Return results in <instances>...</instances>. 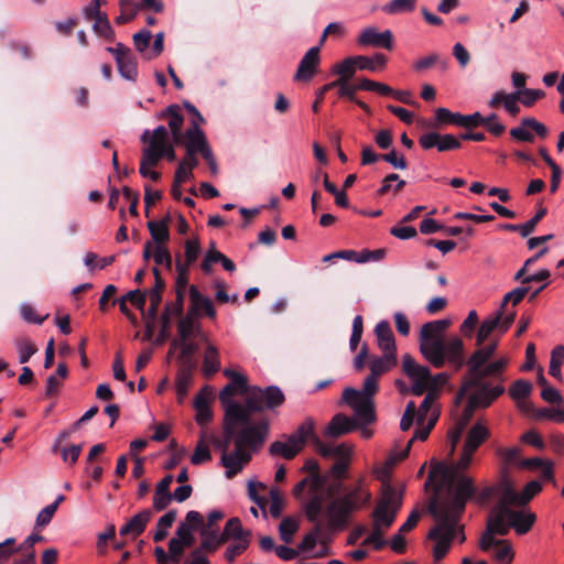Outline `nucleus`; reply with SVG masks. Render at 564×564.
Masks as SVG:
<instances>
[{
  "label": "nucleus",
  "instance_id": "17",
  "mask_svg": "<svg viewBox=\"0 0 564 564\" xmlns=\"http://www.w3.org/2000/svg\"><path fill=\"white\" fill-rule=\"evenodd\" d=\"M106 50L113 55L121 77L134 82L138 76V67L130 50L122 43H117L115 47H107Z\"/></svg>",
  "mask_w": 564,
  "mask_h": 564
},
{
  "label": "nucleus",
  "instance_id": "37",
  "mask_svg": "<svg viewBox=\"0 0 564 564\" xmlns=\"http://www.w3.org/2000/svg\"><path fill=\"white\" fill-rule=\"evenodd\" d=\"M501 315V310H498L495 314L482 321L476 336L477 346H481L482 344H485V341L489 339L495 332H498L500 334L499 325Z\"/></svg>",
  "mask_w": 564,
  "mask_h": 564
},
{
  "label": "nucleus",
  "instance_id": "39",
  "mask_svg": "<svg viewBox=\"0 0 564 564\" xmlns=\"http://www.w3.org/2000/svg\"><path fill=\"white\" fill-rule=\"evenodd\" d=\"M163 115L169 117V128L171 130L173 141L180 142L182 138V126L184 122L180 107L177 105H171L165 109Z\"/></svg>",
  "mask_w": 564,
  "mask_h": 564
},
{
  "label": "nucleus",
  "instance_id": "18",
  "mask_svg": "<svg viewBox=\"0 0 564 564\" xmlns=\"http://www.w3.org/2000/svg\"><path fill=\"white\" fill-rule=\"evenodd\" d=\"M509 507H513L510 502L505 501L497 503L494 508L487 523V530L482 534H489L491 538H498L497 535H505L509 532L510 525L507 519V512Z\"/></svg>",
  "mask_w": 564,
  "mask_h": 564
},
{
  "label": "nucleus",
  "instance_id": "47",
  "mask_svg": "<svg viewBox=\"0 0 564 564\" xmlns=\"http://www.w3.org/2000/svg\"><path fill=\"white\" fill-rule=\"evenodd\" d=\"M260 397H263V405L264 409H274L280 406L284 402V394L280 388L275 386L268 387L265 389L259 390L258 393Z\"/></svg>",
  "mask_w": 564,
  "mask_h": 564
},
{
  "label": "nucleus",
  "instance_id": "40",
  "mask_svg": "<svg viewBox=\"0 0 564 564\" xmlns=\"http://www.w3.org/2000/svg\"><path fill=\"white\" fill-rule=\"evenodd\" d=\"M177 330L182 340L189 339L194 335H200V325L197 321V316H195L192 312H187V314L180 321Z\"/></svg>",
  "mask_w": 564,
  "mask_h": 564
},
{
  "label": "nucleus",
  "instance_id": "32",
  "mask_svg": "<svg viewBox=\"0 0 564 564\" xmlns=\"http://www.w3.org/2000/svg\"><path fill=\"white\" fill-rule=\"evenodd\" d=\"M152 517V511L149 509H144L133 516L124 525L120 528L121 535H131L132 538L139 536L147 528L150 519Z\"/></svg>",
  "mask_w": 564,
  "mask_h": 564
},
{
  "label": "nucleus",
  "instance_id": "10",
  "mask_svg": "<svg viewBox=\"0 0 564 564\" xmlns=\"http://www.w3.org/2000/svg\"><path fill=\"white\" fill-rule=\"evenodd\" d=\"M314 429L313 419H306L294 433L284 440L273 442L269 447L270 454L284 459L294 458L303 449L306 441L311 440Z\"/></svg>",
  "mask_w": 564,
  "mask_h": 564
},
{
  "label": "nucleus",
  "instance_id": "22",
  "mask_svg": "<svg viewBox=\"0 0 564 564\" xmlns=\"http://www.w3.org/2000/svg\"><path fill=\"white\" fill-rule=\"evenodd\" d=\"M358 43L361 46L392 50L393 34L390 30L379 32L377 28L368 26L360 32Z\"/></svg>",
  "mask_w": 564,
  "mask_h": 564
},
{
  "label": "nucleus",
  "instance_id": "7",
  "mask_svg": "<svg viewBox=\"0 0 564 564\" xmlns=\"http://www.w3.org/2000/svg\"><path fill=\"white\" fill-rule=\"evenodd\" d=\"M303 470L311 473L310 476L300 481L294 488V495L300 496L306 488L310 498L305 503V514L310 521H316L321 516L327 494L325 482L318 475V463L315 459H307Z\"/></svg>",
  "mask_w": 564,
  "mask_h": 564
},
{
  "label": "nucleus",
  "instance_id": "21",
  "mask_svg": "<svg viewBox=\"0 0 564 564\" xmlns=\"http://www.w3.org/2000/svg\"><path fill=\"white\" fill-rule=\"evenodd\" d=\"M435 119L438 123H454L458 127L470 128L478 127L482 120L479 112L473 115H462L459 112H452L447 108H437L435 110Z\"/></svg>",
  "mask_w": 564,
  "mask_h": 564
},
{
  "label": "nucleus",
  "instance_id": "64",
  "mask_svg": "<svg viewBox=\"0 0 564 564\" xmlns=\"http://www.w3.org/2000/svg\"><path fill=\"white\" fill-rule=\"evenodd\" d=\"M208 552V549L203 547L200 544L199 547L188 553L182 564H210L207 555Z\"/></svg>",
  "mask_w": 564,
  "mask_h": 564
},
{
  "label": "nucleus",
  "instance_id": "25",
  "mask_svg": "<svg viewBox=\"0 0 564 564\" xmlns=\"http://www.w3.org/2000/svg\"><path fill=\"white\" fill-rule=\"evenodd\" d=\"M311 441L315 447V449L324 457H334L336 459L341 457H350L352 453V447L347 443L340 444H327L321 441V438L313 431V436H311Z\"/></svg>",
  "mask_w": 564,
  "mask_h": 564
},
{
  "label": "nucleus",
  "instance_id": "14",
  "mask_svg": "<svg viewBox=\"0 0 564 564\" xmlns=\"http://www.w3.org/2000/svg\"><path fill=\"white\" fill-rule=\"evenodd\" d=\"M141 141L147 143V147L142 150V154L148 155V160L151 158L160 161L162 159V152L172 143L167 129L164 126H159L154 130H145L141 135Z\"/></svg>",
  "mask_w": 564,
  "mask_h": 564
},
{
  "label": "nucleus",
  "instance_id": "8",
  "mask_svg": "<svg viewBox=\"0 0 564 564\" xmlns=\"http://www.w3.org/2000/svg\"><path fill=\"white\" fill-rule=\"evenodd\" d=\"M402 367L411 381V391L415 395L433 392L434 398L437 399L440 391L449 380L446 372L433 376L426 366L417 364L410 355L402 357Z\"/></svg>",
  "mask_w": 564,
  "mask_h": 564
},
{
  "label": "nucleus",
  "instance_id": "29",
  "mask_svg": "<svg viewBox=\"0 0 564 564\" xmlns=\"http://www.w3.org/2000/svg\"><path fill=\"white\" fill-rule=\"evenodd\" d=\"M203 524V517L198 511H188L185 520L182 521L175 532V535L180 536L184 542L194 543V532L199 529Z\"/></svg>",
  "mask_w": 564,
  "mask_h": 564
},
{
  "label": "nucleus",
  "instance_id": "43",
  "mask_svg": "<svg viewBox=\"0 0 564 564\" xmlns=\"http://www.w3.org/2000/svg\"><path fill=\"white\" fill-rule=\"evenodd\" d=\"M519 467L527 469L542 468V477L547 480L554 481L553 463L551 460H543L541 458H523L519 460Z\"/></svg>",
  "mask_w": 564,
  "mask_h": 564
},
{
  "label": "nucleus",
  "instance_id": "50",
  "mask_svg": "<svg viewBox=\"0 0 564 564\" xmlns=\"http://www.w3.org/2000/svg\"><path fill=\"white\" fill-rule=\"evenodd\" d=\"M356 69H358V63L356 62V56H351L334 65L333 73L339 76L337 80H349L356 73Z\"/></svg>",
  "mask_w": 564,
  "mask_h": 564
},
{
  "label": "nucleus",
  "instance_id": "9",
  "mask_svg": "<svg viewBox=\"0 0 564 564\" xmlns=\"http://www.w3.org/2000/svg\"><path fill=\"white\" fill-rule=\"evenodd\" d=\"M378 391V379L368 376L365 379L362 390L346 388L343 392V401L351 408L355 415L366 422L376 421L373 395Z\"/></svg>",
  "mask_w": 564,
  "mask_h": 564
},
{
  "label": "nucleus",
  "instance_id": "15",
  "mask_svg": "<svg viewBox=\"0 0 564 564\" xmlns=\"http://www.w3.org/2000/svg\"><path fill=\"white\" fill-rule=\"evenodd\" d=\"M501 489L506 502H510L513 507H521L527 505L542 490V485L538 480H532L525 485L521 492H517L512 482L509 479L503 478Z\"/></svg>",
  "mask_w": 564,
  "mask_h": 564
},
{
  "label": "nucleus",
  "instance_id": "51",
  "mask_svg": "<svg viewBox=\"0 0 564 564\" xmlns=\"http://www.w3.org/2000/svg\"><path fill=\"white\" fill-rule=\"evenodd\" d=\"M259 390H261L260 388H257V387H252L250 388V390L248 391L247 393V399H246V410L248 412V420L250 419V412H253V411H262L264 409V405H263V397H260L258 393H259ZM247 425H252L249 421L246 423V424H239V426H242L246 427Z\"/></svg>",
  "mask_w": 564,
  "mask_h": 564
},
{
  "label": "nucleus",
  "instance_id": "20",
  "mask_svg": "<svg viewBox=\"0 0 564 564\" xmlns=\"http://www.w3.org/2000/svg\"><path fill=\"white\" fill-rule=\"evenodd\" d=\"M419 143L423 150L436 148L440 152L456 150L460 148V141L453 134H440L427 132L420 137Z\"/></svg>",
  "mask_w": 564,
  "mask_h": 564
},
{
  "label": "nucleus",
  "instance_id": "30",
  "mask_svg": "<svg viewBox=\"0 0 564 564\" xmlns=\"http://www.w3.org/2000/svg\"><path fill=\"white\" fill-rule=\"evenodd\" d=\"M189 301L191 308L188 312H192L195 316L199 313H205L209 318H216V310L212 300L203 295L195 285L189 286Z\"/></svg>",
  "mask_w": 564,
  "mask_h": 564
},
{
  "label": "nucleus",
  "instance_id": "33",
  "mask_svg": "<svg viewBox=\"0 0 564 564\" xmlns=\"http://www.w3.org/2000/svg\"><path fill=\"white\" fill-rule=\"evenodd\" d=\"M375 334L383 354L395 356V340L390 324L387 321H380L375 327Z\"/></svg>",
  "mask_w": 564,
  "mask_h": 564
},
{
  "label": "nucleus",
  "instance_id": "1",
  "mask_svg": "<svg viewBox=\"0 0 564 564\" xmlns=\"http://www.w3.org/2000/svg\"><path fill=\"white\" fill-rule=\"evenodd\" d=\"M488 436V427L482 421H478L468 431L457 463H431L429 482L435 488V498L430 509L436 519V525L430 531L429 539L434 542L435 562L446 556L455 540L459 543L465 541L458 520L466 502L475 495V486L464 471L470 466L474 453Z\"/></svg>",
  "mask_w": 564,
  "mask_h": 564
},
{
  "label": "nucleus",
  "instance_id": "42",
  "mask_svg": "<svg viewBox=\"0 0 564 564\" xmlns=\"http://www.w3.org/2000/svg\"><path fill=\"white\" fill-rule=\"evenodd\" d=\"M356 62L360 70L381 72L387 65V57L381 53H376L372 57L356 55Z\"/></svg>",
  "mask_w": 564,
  "mask_h": 564
},
{
  "label": "nucleus",
  "instance_id": "19",
  "mask_svg": "<svg viewBox=\"0 0 564 564\" xmlns=\"http://www.w3.org/2000/svg\"><path fill=\"white\" fill-rule=\"evenodd\" d=\"M192 543L184 542L180 536H173L169 542V550L165 551L162 546L154 549V556L160 564H178L182 561L183 554Z\"/></svg>",
  "mask_w": 564,
  "mask_h": 564
},
{
  "label": "nucleus",
  "instance_id": "38",
  "mask_svg": "<svg viewBox=\"0 0 564 564\" xmlns=\"http://www.w3.org/2000/svg\"><path fill=\"white\" fill-rule=\"evenodd\" d=\"M301 518L297 516L284 517L278 528L280 539L285 543L290 544L293 542L294 535L300 529Z\"/></svg>",
  "mask_w": 564,
  "mask_h": 564
},
{
  "label": "nucleus",
  "instance_id": "4",
  "mask_svg": "<svg viewBox=\"0 0 564 564\" xmlns=\"http://www.w3.org/2000/svg\"><path fill=\"white\" fill-rule=\"evenodd\" d=\"M223 373L230 380L219 392V400L225 408V427L230 435L235 429H238L239 424L248 422L247 410L234 398L247 394L250 387L248 386V377L242 372L226 368Z\"/></svg>",
  "mask_w": 564,
  "mask_h": 564
},
{
  "label": "nucleus",
  "instance_id": "13",
  "mask_svg": "<svg viewBox=\"0 0 564 564\" xmlns=\"http://www.w3.org/2000/svg\"><path fill=\"white\" fill-rule=\"evenodd\" d=\"M478 546L482 552L489 554L497 564H511L513 561L514 551L508 540L482 534Z\"/></svg>",
  "mask_w": 564,
  "mask_h": 564
},
{
  "label": "nucleus",
  "instance_id": "31",
  "mask_svg": "<svg viewBox=\"0 0 564 564\" xmlns=\"http://www.w3.org/2000/svg\"><path fill=\"white\" fill-rule=\"evenodd\" d=\"M507 519L509 521L510 528H513L518 534H524L529 532L532 525L535 522V514L528 510H512L509 507V512H507Z\"/></svg>",
  "mask_w": 564,
  "mask_h": 564
},
{
  "label": "nucleus",
  "instance_id": "6",
  "mask_svg": "<svg viewBox=\"0 0 564 564\" xmlns=\"http://www.w3.org/2000/svg\"><path fill=\"white\" fill-rule=\"evenodd\" d=\"M371 494L359 480L357 487L340 498L334 499L326 508L327 531H341L349 521L350 514L370 501Z\"/></svg>",
  "mask_w": 564,
  "mask_h": 564
},
{
  "label": "nucleus",
  "instance_id": "36",
  "mask_svg": "<svg viewBox=\"0 0 564 564\" xmlns=\"http://www.w3.org/2000/svg\"><path fill=\"white\" fill-rule=\"evenodd\" d=\"M518 101H520V99L517 90L511 94H506L505 91L499 90L491 96L489 106L495 108L502 104L506 111H508L511 116H517L520 112Z\"/></svg>",
  "mask_w": 564,
  "mask_h": 564
},
{
  "label": "nucleus",
  "instance_id": "53",
  "mask_svg": "<svg viewBox=\"0 0 564 564\" xmlns=\"http://www.w3.org/2000/svg\"><path fill=\"white\" fill-rule=\"evenodd\" d=\"M14 346L19 355L20 364H26L30 358L37 351L35 344L29 338H18Z\"/></svg>",
  "mask_w": 564,
  "mask_h": 564
},
{
  "label": "nucleus",
  "instance_id": "57",
  "mask_svg": "<svg viewBox=\"0 0 564 564\" xmlns=\"http://www.w3.org/2000/svg\"><path fill=\"white\" fill-rule=\"evenodd\" d=\"M115 261V257L113 256H109V257H104V258H99L96 253L94 252H87L84 257V264L90 270H96V269H104L108 265H110L112 262Z\"/></svg>",
  "mask_w": 564,
  "mask_h": 564
},
{
  "label": "nucleus",
  "instance_id": "61",
  "mask_svg": "<svg viewBox=\"0 0 564 564\" xmlns=\"http://www.w3.org/2000/svg\"><path fill=\"white\" fill-rule=\"evenodd\" d=\"M358 87L360 90L375 91L383 96L393 93V89L390 86L367 78L361 79L358 83Z\"/></svg>",
  "mask_w": 564,
  "mask_h": 564
},
{
  "label": "nucleus",
  "instance_id": "58",
  "mask_svg": "<svg viewBox=\"0 0 564 564\" xmlns=\"http://www.w3.org/2000/svg\"><path fill=\"white\" fill-rule=\"evenodd\" d=\"M532 390V384L525 380H517L509 390L510 397L517 401L521 402L525 398L529 397Z\"/></svg>",
  "mask_w": 564,
  "mask_h": 564
},
{
  "label": "nucleus",
  "instance_id": "62",
  "mask_svg": "<svg viewBox=\"0 0 564 564\" xmlns=\"http://www.w3.org/2000/svg\"><path fill=\"white\" fill-rule=\"evenodd\" d=\"M510 135L520 142H532L534 140L531 127L524 123V118L518 127L510 129Z\"/></svg>",
  "mask_w": 564,
  "mask_h": 564
},
{
  "label": "nucleus",
  "instance_id": "24",
  "mask_svg": "<svg viewBox=\"0 0 564 564\" xmlns=\"http://www.w3.org/2000/svg\"><path fill=\"white\" fill-rule=\"evenodd\" d=\"M509 357L508 356H501L498 359L486 362L484 366H480L477 370H473L469 368V377L471 379H481L485 380L486 378L490 377L494 379H498L499 382H502V372L509 365Z\"/></svg>",
  "mask_w": 564,
  "mask_h": 564
},
{
  "label": "nucleus",
  "instance_id": "63",
  "mask_svg": "<svg viewBox=\"0 0 564 564\" xmlns=\"http://www.w3.org/2000/svg\"><path fill=\"white\" fill-rule=\"evenodd\" d=\"M250 539L242 538L240 540H234L228 546L225 553V557L228 562H232L238 555L243 553L249 546Z\"/></svg>",
  "mask_w": 564,
  "mask_h": 564
},
{
  "label": "nucleus",
  "instance_id": "26",
  "mask_svg": "<svg viewBox=\"0 0 564 564\" xmlns=\"http://www.w3.org/2000/svg\"><path fill=\"white\" fill-rule=\"evenodd\" d=\"M476 409H478V408L476 405L471 404V402L468 400L467 405L463 410L459 417L456 420L454 427H452L448 431L447 440L451 445L449 455H453V453L456 448V445L460 441L462 433L465 430L468 422L470 421Z\"/></svg>",
  "mask_w": 564,
  "mask_h": 564
},
{
  "label": "nucleus",
  "instance_id": "48",
  "mask_svg": "<svg viewBox=\"0 0 564 564\" xmlns=\"http://www.w3.org/2000/svg\"><path fill=\"white\" fill-rule=\"evenodd\" d=\"M397 364L394 355L383 354L382 357L375 358L370 362V375L379 378L382 373L389 371Z\"/></svg>",
  "mask_w": 564,
  "mask_h": 564
},
{
  "label": "nucleus",
  "instance_id": "54",
  "mask_svg": "<svg viewBox=\"0 0 564 564\" xmlns=\"http://www.w3.org/2000/svg\"><path fill=\"white\" fill-rule=\"evenodd\" d=\"M212 459V454L209 446L206 442V434L203 433L200 435V440L198 441L195 451L191 457V463L193 465H200Z\"/></svg>",
  "mask_w": 564,
  "mask_h": 564
},
{
  "label": "nucleus",
  "instance_id": "27",
  "mask_svg": "<svg viewBox=\"0 0 564 564\" xmlns=\"http://www.w3.org/2000/svg\"><path fill=\"white\" fill-rule=\"evenodd\" d=\"M184 144L186 152L189 154L200 153L203 155L206 149H210L205 133L199 128L197 121H193L192 127L186 130Z\"/></svg>",
  "mask_w": 564,
  "mask_h": 564
},
{
  "label": "nucleus",
  "instance_id": "52",
  "mask_svg": "<svg viewBox=\"0 0 564 564\" xmlns=\"http://www.w3.org/2000/svg\"><path fill=\"white\" fill-rule=\"evenodd\" d=\"M223 535H225V541L227 540H240L242 538L250 539V531L243 530L241 522L238 518H231L225 525Z\"/></svg>",
  "mask_w": 564,
  "mask_h": 564
},
{
  "label": "nucleus",
  "instance_id": "44",
  "mask_svg": "<svg viewBox=\"0 0 564 564\" xmlns=\"http://www.w3.org/2000/svg\"><path fill=\"white\" fill-rule=\"evenodd\" d=\"M176 516L177 512L175 510H170L159 518L153 533V540L155 542L163 541L167 536L170 528L176 520Z\"/></svg>",
  "mask_w": 564,
  "mask_h": 564
},
{
  "label": "nucleus",
  "instance_id": "5",
  "mask_svg": "<svg viewBox=\"0 0 564 564\" xmlns=\"http://www.w3.org/2000/svg\"><path fill=\"white\" fill-rule=\"evenodd\" d=\"M401 503L402 497L398 490L387 487L381 492V497L372 512V530L364 540V545H372L376 550H380L386 545L383 535L394 522Z\"/></svg>",
  "mask_w": 564,
  "mask_h": 564
},
{
  "label": "nucleus",
  "instance_id": "49",
  "mask_svg": "<svg viewBox=\"0 0 564 564\" xmlns=\"http://www.w3.org/2000/svg\"><path fill=\"white\" fill-rule=\"evenodd\" d=\"M120 14L115 19L117 24L132 21L140 10V4L132 0H119Z\"/></svg>",
  "mask_w": 564,
  "mask_h": 564
},
{
  "label": "nucleus",
  "instance_id": "3",
  "mask_svg": "<svg viewBox=\"0 0 564 564\" xmlns=\"http://www.w3.org/2000/svg\"><path fill=\"white\" fill-rule=\"evenodd\" d=\"M236 430L229 435L225 429V441H215V446L223 452L221 465L228 479L239 474L251 459L252 451L262 445L268 435V424L247 425L239 433Z\"/></svg>",
  "mask_w": 564,
  "mask_h": 564
},
{
  "label": "nucleus",
  "instance_id": "11",
  "mask_svg": "<svg viewBox=\"0 0 564 564\" xmlns=\"http://www.w3.org/2000/svg\"><path fill=\"white\" fill-rule=\"evenodd\" d=\"M312 522L314 523V528L306 532L299 543L301 556L304 558L317 560L332 555L333 552L329 545L333 538L330 532L323 530L319 517L316 521Z\"/></svg>",
  "mask_w": 564,
  "mask_h": 564
},
{
  "label": "nucleus",
  "instance_id": "16",
  "mask_svg": "<svg viewBox=\"0 0 564 564\" xmlns=\"http://www.w3.org/2000/svg\"><path fill=\"white\" fill-rule=\"evenodd\" d=\"M221 511L214 510L209 512L207 522L203 521L200 524L202 546L207 547L208 551H215L220 544L225 542V535L219 532L216 523L223 519Z\"/></svg>",
  "mask_w": 564,
  "mask_h": 564
},
{
  "label": "nucleus",
  "instance_id": "28",
  "mask_svg": "<svg viewBox=\"0 0 564 564\" xmlns=\"http://www.w3.org/2000/svg\"><path fill=\"white\" fill-rule=\"evenodd\" d=\"M357 427V423L355 417H348L345 414H336L327 424L324 430V436L336 438L341 435H345Z\"/></svg>",
  "mask_w": 564,
  "mask_h": 564
},
{
  "label": "nucleus",
  "instance_id": "2",
  "mask_svg": "<svg viewBox=\"0 0 564 564\" xmlns=\"http://www.w3.org/2000/svg\"><path fill=\"white\" fill-rule=\"evenodd\" d=\"M449 326L448 319L427 322L422 325L419 343L422 356L435 368H442L446 364L454 369H460L466 362L465 345L458 336L445 337ZM498 347V339L487 345L478 346L467 360L473 370H477L490 360Z\"/></svg>",
  "mask_w": 564,
  "mask_h": 564
},
{
  "label": "nucleus",
  "instance_id": "46",
  "mask_svg": "<svg viewBox=\"0 0 564 564\" xmlns=\"http://www.w3.org/2000/svg\"><path fill=\"white\" fill-rule=\"evenodd\" d=\"M193 382V372L188 368H182L176 376V393H177V400L178 402H183L185 398L187 397L189 387Z\"/></svg>",
  "mask_w": 564,
  "mask_h": 564
},
{
  "label": "nucleus",
  "instance_id": "35",
  "mask_svg": "<svg viewBox=\"0 0 564 564\" xmlns=\"http://www.w3.org/2000/svg\"><path fill=\"white\" fill-rule=\"evenodd\" d=\"M202 340L206 344L203 359V371L209 377L216 373L220 368L219 350L205 335L202 336Z\"/></svg>",
  "mask_w": 564,
  "mask_h": 564
},
{
  "label": "nucleus",
  "instance_id": "41",
  "mask_svg": "<svg viewBox=\"0 0 564 564\" xmlns=\"http://www.w3.org/2000/svg\"><path fill=\"white\" fill-rule=\"evenodd\" d=\"M194 408L198 425L203 426L210 422L213 413L209 408V397L205 392H200L195 397Z\"/></svg>",
  "mask_w": 564,
  "mask_h": 564
},
{
  "label": "nucleus",
  "instance_id": "55",
  "mask_svg": "<svg viewBox=\"0 0 564 564\" xmlns=\"http://www.w3.org/2000/svg\"><path fill=\"white\" fill-rule=\"evenodd\" d=\"M148 227L155 245H162L169 239L170 235L166 221H149Z\"/></svg>",
  "mask_w": 564,
  "mask_h": 564
},
{
  "label": "nucleus",
  "instance_id": "34",
  "mask_svg": "<svg viewBox=\"0 0 564 564\" xmlns=\"http://www.w3.org/2000/svg\"><path fill=\"white\" fill-rule=\"evenodd\" d=\"M409 451H410V443L406 444L405 448L400 454H398L395 452L391 453V455L387 458L383 466L375 469V474H376L377 478L382 482V491L387 487L392 489V487L388 484L391 469L394 464H397L399 460H401L408 456ZM393 490H395V489L393 488Z\"/></svg>",
  "mask_w": 564,
  "mask_h": 564
},
{
  "label": "nucleus",
  "instance_id": "59",
  "mask_svg": "<svg viewBox=\"0 0 564 564\" xmlns=\"http://www.w3.org/2000/svg\"><path fill=\"white\" fill-rule=\"evenodd\" d=\"M416 1L417 0H392L383 7V10L389 14L410 12L415 8Z\"/></svg>",
  "mask_w": 564,
  "mask_h": 564
},
{
  "label": "nucleus",
  "instance_id": "12",
  "mask_svg": "<svg viewBox=\"0 0 564 564\" xmlns=\"http://www.w3.org/2000/svg\"><path fill=\"white\" fill-rule=\"evenodd\" d=\"M470 388H474V391L469 393L468 400L471 404L482 409L488 408L505 392L502 383H490L481 379H471L468 376V379L462 387L458 398H462L463 394L467 393Z\"/></svg>",
  "mask_w": 564,
  "mask_h": 564
},
{
  "label": "nucleus",
  "instance_id": "23",
  "mask_svg": "<svg viewBox=\"0 0 564 564\" xmlns=\"http://www.w3.org/2000/svg\"><path fill=\"white\" fill-rule=\"evenodd\" d=\"M319 63V46L311 47L302 57L294 79L299 82H310L317 73Z\"/></svg>",
  "mask_w": 564,
  "mask_h": 564
},
{
  "label": "nucleus",
  "instance_id": "60",
  "mask_svg": "<svg viewBox=\"0 0 564 564\" xmlns=\"http://www.w3.org/2000/svg\"><path fill=\"white\" fill-rule=\"evenodd\" d=\"M148 155H141L140 169L139 172L143 177L150 178L152 181H158L160 178V173L154 171V166L160 162L153 158L151 161L148 160Z\"/></svg>",
  "mask_w": 564,
  "mask_h": 564
},
{
  "label": "nucleus",
  "instance_id": "56",
  "mask_svg": "<svg viewBox=\"0 0 564 564\" xmlns=\"http://www.w3.org/2000/svg\"><path fill=\"white\" fill-rule=\"evenodd\" d=\"M435 401L436 398H434L433 392L426 394L417 410V424L423 425L426 420L429 421V417L432 415L433 412L437 414L436 411L433 409Z\"/></svg>",
  "mask_w": 564,
  "mask_h": 564
},
{
  "label": "nucleus",
  "instance_id": "45",
  "mask_svg": "<svg viewBox=\"0 0 564 564\" xmlns=\"http://www.w3.org/2000/svg\"><path fill=\"white\" fill-rule=\"evenodd\" d=\"M335 87H338V95L340 97H347L349 98L351 101L355 100V95H356V91L357 90H360L359 87H358V84L357 85H349L348 84V80H334V82H330L326 85H324L323 87H321V96L322 95H325L327 91H329L330 89L335 88Z\"/></svg>",
  "mask_w": 564,
  "mask_h": 564
}]
</instances>
